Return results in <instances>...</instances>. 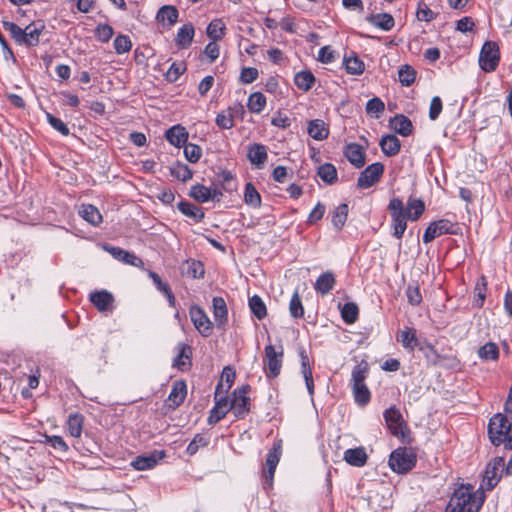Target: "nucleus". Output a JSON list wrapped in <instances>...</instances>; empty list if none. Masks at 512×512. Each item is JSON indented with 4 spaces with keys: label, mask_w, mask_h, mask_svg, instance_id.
Wrapping results in <instances>:
<instances>
[{
    "label": "nucleus",
    "mask_w": 512,
    "mask_h": 512,
    "mask_svg": "<svg viewBox=\"0 0 512 512\" xmlns=\"http://www.w3.org/2000/svg\"><path fill=\"white\" fill-rule=\"evenodd\" d=\"M249 307L252 313L255 315V317H257L259 320L266 317V305L258 295H254L249 299Z\"/></svg>",
    "instance_id": "obj_49"
},
{
    "label": "nucleus",
    "mask_w": 512,
    "mask_h": 512,
    "mask_svg": "<svg viewBox=\"0 0 512 512\" xmlns=\"http://www.w3.org/2000/svg\"><path fill=\"white\" fill-rule=\"evenodd\" d=\"M405 211L409 220L417 221L425 211V204L421 199L410 198Z\"/></svg>",
    "instance_id": "obj_33"
},
{
    "label": "nucleus",
    "mask_w": 512,
    "mask_h": 512,
    "mask_svg": "<svg viewBox=\"0 0 512 512\" xmlns=\"http://www.w3.org/2000/svg\"><path fill=\"white\" fill-rule=\"evenodd\" d=\"M505 467L503 457L497 456L492 459L485 469L482 486L488 490L493 489L501 479Z\"/></svg>",
    "instance_id": "obj_9"
},
{
    "label": "nucleus",
    "mask_w": 512,
    "mask_h": 512,
    "mask_svg": "<svg viewBox=\"0 0 512 512\" xmlns=\"http://www.w3.org/2000/svg\"><path fill=\"white\" fill-rule=\"evenodd\" d=\"M47 120L49 124L57 130L59 133H61L63 136H68L70 133L69 128L67 125L59 118L53 116L52 114H47Z\"/></svg>",
    "instance_id": "obj_62"
},
{
    "label": "nucleus",
    "mask_w": 512,
    "mask_h": 512,
    "mask_svg": "<svg viewBox=\"0 0 512 512\" xmlns=\"http://www.w3.org/2000/svg\"><path fill=\"white\" fill-rule=\"evenodd\" d=\"M488 435L493 445H504L506 450H512V422L506 414L497 413L490 419Z\"/></svg>",
    "instance_id": "obj_3"
},
{
    "label": "nucleus",
    "mask_w": 512,
    "mask_h": 512,
    "mask_svg": "<svg viewBox=\"0 0 512 512\" xmlns=\"http://www.w3.org/2000/svg\"><path fill=\"white\" fill-rule=\"evenodd\" d=\"M187 386L183 381H176L173 383L172 390L168 396L170 406L178 407L186 398Z\"/></svg>",
    "instance_id": "obj_27"
},
{
    "label": "nucleus",
    "mask_w": 512,
    "mask_h": 512,
    "mask_svg": "<svg viewBox=\"0 0 512 512\" xmlns=\"http://www.w3.org/2000/svg\"><path fill=\"white\" fill-rule=\"evenodd\" d=\"M455 224L448 219H440L430 223L423 235V242L430 243L435 238L444 234H454Z\"/></svg>",
    "instance_id": "obj_12"
},
{
    "label": "nucleus",
    "mask_w": 512,
    "mask_h": 512,
    "mask_svg": "<svg viewBox=\"0 0 512 512\" xmlns=\"http://www.w3.org/2000/svg\"><path fill=\"white\" fill-rule=\"evenodd\" d=\"M384 172V165L376 162L369 165L364 171L361 172L357 180L358 187L367 189L379 181Z\"/></svg>",
    "instance_id": "obj_13"
},
{
    "label": "nucleus",
    "mask_w": 512,
    "mask_h": 512,
    "mask_svg": "<svg viewBox=\"0 0 512 512\" xmlns=\"http://www.w3.org/2000/svg\"><path fill=\"white\" fill-rule=\"evenodd\" d=\"M383 417L393 436L400 439H404L406 437L408 427L399 409L395 406H391L384 411Z\"/></svg>",
    "instance_id": "obj_6"
},
{
    "label": "nucleus",
    "mask_w": 512,
    "mask_h": 512,
    "mask_svg": "<svg viewBox=\"0 0 512 512\" xmlns=\"http://www.w3.org/2000/svg\"><path fill=\"white\" fill-rule=\"evenodd\" d=\"M206 34L213 41L221 40L226 34V25L223 20L220 18L212 20L207 26Z\"/></svg>",
    "instance_id": "obj_30"
},
{
    "label": "nucleus",
    "mask_w": 512,
    "mask_h": 512,
    "mask_svg": "<svg viewBox=\"0 0 512 512\" xmlns=\"http://www.w3.org/2000/svg\"><path fill=\"white\" fill-rule=\"evenodd\" d=\"M388 209L391 214L393 236L401 239L407 228V213L404 204L399 198H392L389 202Z\"/></svg>",
    "instance_id": "obj_4"
},
{
    "label": "nucleus",
    "mask_w": 512,
    "mask_h": 512,
    "mask_svg": "<svg viewBox=\"0 0 512 512\" xmlns=\"http://www.w3.org/2000/svg\"><path fill=\"white\" fill-rule=\"evenodd\" d=\"M149 276L152 279L155 286L157 287V289L159 291H161L162 293H164L169 304L171 306H174L175 305V297H174L169 285L167 283L163 282L161 280V278L159 277V275L156 274L155 272H149Z\"/></svg>",
    "instance_id": "obj_40"
},
{
    "label": "nucleus",
    "mask_w": 512,
    "mask_h": 512,
    "mask_svg": "<svg viewBox=\"0 0 512 512\" xmlns=\"http://www.w3.org/2000/svg\"><path fill=\"white\" fill-rule=\"evenodd\" d=\"M295 85L303 90L308 91L315 83V77L310 71H300L295 75Z\"/></svg>",
    "instance_id": "obj_38"
},
{
    "label": "nucleus",
    "mask_w": 512,
    "mask_h": 512,
    "mask_svg": "<svg viewBox=\"0 0 512 512\" xmlns=\"http://www.w3.org/2000/svg\"><path fill=\"white\" fill-rule=\"evenodd\" d=\"M184 155L189 162L196 163L202 155V149L196 144L189 143L184 147Z\"/></svg>",
    "instance_id": "obj_58"
},
{
    "label": "nucleus",
    "mask_w": 512,
    "mask_h": 512,
    "mask_svg": "<svg viewBox=\"0 0 512 512\" xmlns=\"http://www.w3.org/2000/svg\"><path fill=\"white\" fill-rule=\"evenodd\" d=\"M398 341L401 342L405 348L410 350H413L418 345L415 330L411 328L402 330L398 336Z\"/></svg>",
    "instance_id": "obj_48"
},
{
    "label": "nucleus",
    "mask_w": 512,
    "mask_h": 512,
    "mask_svg": "<svg viewBox=\"0 0 512 512\" xmlns=\"http://www.w3.org/2000/svg\"><path fill=\"white\" fill-rule=\"evenodd\" d=\"M213 315L217 327H223L228 320L226 302L222 297H214L212 300Z\"/></svg>",
    "instance_id": "obj_19"
},
{
    "label": "nucleus",
    "mask_w": 512,
    "mask_h": 512,
    "mask_svg": "<svg viewBox=\"0 0 512 512\" xmlns=\"http://www.w3.org/2000/svg\"><path fill=\"white\" fill-rule=\"evenodd\" d=\"M79 215L92 225H98L102 221L99 210L91 204H83L79 208Z\"/></svg>",
    "instance_id": "obj_31"
},
{
    "label": "nucleus",
    "mask_w": 512,
    "mask_h": 512,
    "mask_svg": "<svg viewBox=\"0 0 512 512\" xmlns=\"http://www.w3.org/2000/svg\"><path fill=\"white\" fill-rule=\"evenodd\" d=\"M178 10L171 5L162 6L157 13V21L162 25L172 26L178 20Z\"/></svg>",
    "instance_id": "obj_25"
},
{
    "label": "nucleus",
    "mask_w": 512,
    "mask_h": 512,
    "mask_svg": "<svg viewBox=\"0 0 512 512\" xmlns=\"http://www.w3.org/2000/svg\"><path fill=\"white\" fill-rule=\"evenodd\" d=\"M249 391V386H242L233 392V398L229 406L237 418H244L250 411Z\"/></svg>",
    "instance_id": "obj_10"
},
{
    "label": "nucleus",
    "mask_w": 512,
    "mask_h": 512,
    "mask_svg": "<svg viewBox=\"0 0 512 512\" xmlns=\"http://www.w3.org/2000/svg\"><path fill=\"white\" fill-rule=\"evenodd\" d=\"M317 175L326 184L332 185L337 181V170L331 163H324L318 167Z\"/></svg>",
    "instance_id": "obj_35"
},
{
    "label": "nucleus",
    "mask_w": 512,
    "mask_h": 512,
    "mask_svg": "<svg viewBox=\"0 0 512 512\" xmlns=\"http://www.w3.org/2000/svg\"><path fill=\"white\" fill-rule=\"evenodd\" d=\"M289 311L292 317L301 318L304 315V308L302 305V301L300 299L298 291H295L290 303H289Z\"/></svg>",
    "instance_id": "obj_54"
},
{
    "label": "nucleus",
    "mask_w": 512,
    "mask_h": 512,
    "mask_svg": "<svg viewBox=\"0 0 512 512\" xmlns=\"http://www.w3.org/2000/svg\"><path fill=\"white\" fill-rule=\"evenodd\" d=\"M223 387L222 383H218L215 391V405L210 411V415L208 417V423L210 425H214L222 420L228 411L230 410L229 401L226 397V394H222L221 389Z\"/></svg>",
    "instance_id": "obj_11"
},
{
    "label": "nucleus",
    "mask_w": 512,
    "mask_h": 512,
    "mask_svg": "<svg viewBox=\"0 0 512 512\" xmlns=\"http://www.w3.org/2000/svg\"><path fill=\"white\" fill-rule=\"evenodd\" d=\"M244 201L253 208H258L261 205V196L251 183H247L245 186Z\"/></svg>",
    "instance_id": "obj_47"
},
{
    "label": "nucleus",
    "mask_w": 512,
    "mask_h": 512,
    "mask_svg": "<svg viewBox=\"0 0 512 512\" xmlns=\"http://www.w3.org/2000/svg\"><path fill=\"white\" fill-rule=\"evenodd\" d=\"M166 139L174 146L181 147L188 140V132L180 125L171 127L166 132Z\"/></svg>",
    "instance_id": "obj_26"
},
{
    "label": "nucleus",
    "mask_w": 512,
    "mask_h": 512,
    "mask_svg": "<svg viewBox=\"0 0 512 512\" xmlns=\"http://www.w3.org/2000/svg\"><path fill=\"white\" fill-rule=\"evenodd\" d=\"M216 124L221 129H231L234 126V114L231 109L219 113L216 117Z\"/></svg>",
    "instance_id": "obj_53"
},
{
    "label": "nucleus",
    "mask_w": 512,
    "mask_h": 512,
    "mask_svg": "<svg viewBox=\"0 0 512 512\" xmlns=\"http://www.w3.org/2000/svg\"><path fill=\"white\" fill-rule=\"evenodd\" d=\"M307 132L310 137L317 141L326 139L329 135V129L325 122L320 119L311 120L308 123Z\"/></svg>",
    "instance_id": "obj_23"
},
{
    "label": "nucleus",
    "mask_w": 512,
    "mask_h": 512,
    "mask_svg": "<svg viewBox=\"0 0 512 512\" xmlns=\"http://www.w3.org/2000/svg\"><path fill=\"white\" fill-rule=\"evenodd\" d=\"M390 127L401 136H409L412 133L413 125L410 119L404 115H396L390 120Z\"/></svg>",
    "instance_id": "obj_22"
},
{
    "label": "nucleus",
    "mask_w": 512,
    "mask_h": 512,
    "mask_svg": "<svg viewBox=\"0 0 512 512\" xmlns=\"http://www.w3.org/2000/svg\"><path fill=\"white\" fill-rule=\"evenodd\" d=\"M477 354L482 361H496L499 358V348L496 343L488 342L478 349Z\"/></svg>",
    "instance_id": "obj_34"
},
{
    "label": "nucleus",
    "mask_w": 512,
    "mask_h": 512,
    "mask_svg": "<svg viewBox=\"0 0 512 512\" xmlns=\"http://www.w3.org/2000/svg\"><path fill=\"white\" fill-rule=\"evenodd\" d=\"M369 366L366 361H361L352 370V382L353 384L365 383V379L368 375Z\"/></svg>",
    "instance_id": "obj_50"
},
{
    "label": "nucleus",
    "mask_w": 512,
    "mask_h": 512,
    "mask_svg": "<svg viewBox=\"0 0 512 512\" xmlns=\"http://www.w3.org/2000/svg\"><path fill=\"white\" fill-rule=\"evenodd\" d=\"M416 17L419 21L430 22L435 19L436 13H434L425 2L420 1L418 3Z\"/></svg>",
    "instance_id": "obj_56"
},
{
    "label": "nucleus",
    "mask_w": 512,
    "mask_h": 512,
    "mask_svg": "<svg viewBox=\"0 0 512 512\" xmlns=\"http://www.w3.org/2000/svg\"><path fill=\"white\" fill-rule=\"evenodd\" d=\"M344 155L347 160L357 168H360L365 164V152L363 148L356 143L347 145Z\"/></svg>",
    "instance_id": "obj_18"
},
{
    "label": "nucleus",
    "mask_w": 512,
    "mask_h": 512,
    "mask_svg": "<svg viewBox=\"0 0 512 512\" xmlns=\"http://www.w3.org/2000/svg\"><path fill=\"white\" fill-rule=\"evenodd\" d=\"M189 314L198 332L204 337L210 336L212 333V322L206 313L199 306H192Z\"/></svg>",
    "instance_id": "obj_14"
},
{
    "label": "nucleus",
    "mask_w": 512,
    "mask_h": 512,
    "mask_svg": "<svg viewBox=\"0 0 512 512\" xmlns=\"http://www.w3.org/2000/svg\"><path fill=\"white\" fill-rule=\"evenodd\" d=\"M346 71L352 75H360L364 72L365 65L357 56H349L344 59Z\"/></svg>",
    "instance_id": "obj_46"
},
{
    "label": "nucleus",
    "mask_w": 512,
    "mask_h": 512,
    "mask_svg": "<svg viewBox=\"0 0 512 512\" xmlns=\"http://www.w3.org/2000/svg\"><path fill=\"white\" fill-rule=\"evenodd\" d=\"M336 283L335 277L332 272H325L321 274L315 282V290L322 295L330 292Z\"/></svg>",
    "instance_id": "obj_32"
},
{
    "label": "nucleus",
    "mask_w": 512,
    "mask_h": 512,
    "mask_svg": "<svg viewBox=\"0 0 512 512\" xmlns=\"http://www.w3.org/2000/svg\"><path fill=\"white\" fill-rule=\"evenodd\" d=\"M170 173L176 179L186 182L193 176L192 170L185 164L177 162L170 167Z\"/></svg>",
    "instance_id": "obj_41"
},
{
    "label": "nucleus",
    "mask_w": 512,
    "mask_h": 512,
    "mask_svg": "<svg viewBox=\"0 0 512 512\" xmlns=\"http://www.w3.org/2000/svg\"><path fill=\"white\" fill-rule=\"evenodd\" d=\"M485 495L471 485H461L454 490L445 512H479Z\"/></svg>",
    "instance_id": "obj_1"
},
{
    "label": "nucleus",
    "mask_w": 512,
    "mask_h": 512,
    "mask_svg": "<svg viewBox=\"0 0 512 512\" xmlns=\"http://www.w3.org/2000/svg\"><path fill=\"white\" fill-rule=\"evenodd\" d=\"M355 401L360 405H366L370 401V391L365 383L353 384Z\"/></svg>",
    "instance_id": "obj_52"
},
{
    "label": "nucleus",
    "mask_w": 512,
    "mask_h": 512,
    "mask_svg": "<svg viewBox=\"0 0 512 512\" xmlns=\"http://www.w3.org/2000/svg\"><path fill=\"white\" fill-rule=\"evenodd\" d=\"M370 22L384 31H389L394 26V18L387 13L373 15Z\"/></svg>",
    "instance_id": "obj_44"
},
{
    "label": "nucleus",
    "mask_w": 512,
    "mask_h": 512,
    "mask_svg": "<svg viewBox=\"0 0 512 512\" xmlns=\"http://www.w3.org/2000/svg\"><path fill=\"white\" fill-rule=\"evenodd\" d=\"M500 60L499 47L495 42H486L480 52L479 65L485 72H493Z\"/></svg>",
    "instance_id": "obj_8"
},
{
    "label": "nucleus",
    "mask_w": 512,
    "mask_h": 512,
    "mask_svg": "<svg viewBox=\"0 0 512 512\" xmlns=\"http://www.w3.org/2000/svg\"><path fill=\"white\" fill-rule=\"evenodd\" d=\"M266 106V97L261 92H254L248 98L247 107L252 113H261Z\"/></svg>",
    "instance_id": "obj_39"
},
{
    "label": "nucleus",
    "mask_w": 512,
    "mask_h": 512,
    "mask_svg": "<svg viewBox=\"0 0 512 512\" xmlns=\"http://www.w3.org/2000/svg\"><path fill=\"white\" fill-rule=\"evenodd\" d=\"M416 463L415 456L406 448H399L390 455L389 465L391 469L397 473H407Z\"/></svg>",
    "instance_id": "obj_7"
},
{
    "label": "nucleus",
    "mask_w": 512,
    "mask_h": 512,
    "mask_svg": "<svg viewBox=\"0 0 512 512\" xmlns=\"http://www.w3.org/2000/svg\"><path fill=\"white\" fill-rule=\"evenodd\" d=\"M191 197H193L196 201L200 203L207 202L209 200H220L222 196V192L217 189H211L204 185H194L190 191Z\"/></svg>",
    "instance_id": "obj_16"
},
{
    "label": "nucleus",
    "mask_w": 512,
    "mask_h": 512,
    "mask_svg": "<svg viewBox=\"0 0 512 512\" xmlns=\"http://www.w3.org/2000/svg\"><path fill=\"white\" fill-rule=\"evenodd\" d=\"M105 250L108 251L114 258L133 266H140L143 264L142 260L136 255L125 251L119 247L105 246Z\"/></svg>",
    "instance_id": "obj_21"
},
{
    "label": "nucleus",
    "mask_w": 512,
    "mask_h": 512,
    "mask_svg": "<svg viewBox=\"0 0 512 512\" xmlns=\"http://www.w3.org/2000/svg\"><path fill=\"white\" fill-rule=\"evenodd\" d=\"M415 70L410 66H403L398 72L399 81L405 86H410L415 80Z\"/></svg>",
    "instance_id": "obj_59"
},
{
    "label": "nucleus",
    "mask_w": 512,
    "mask_h": 512,
    "mask_svg": "<svg viewBox=\"0 0 512 512\" xmlns=\"http://www.w3.org/2000/svg\"><path fill=\"white\" fill-rule=\"evenodd\" d=\"M113 33V28L107 24L99 25L96 28V37L101 42L109 41L112 38Z\"/></svg>",
    "instance_id": "obj_64"
},
{
    "label": "nucleus",
    "mask_w": 512,
    "mask_h": 512,
    "mask_svg": "<svg viewBox=\"0 0 512 512\" xmlns=\"http://www.w3.org/2000/svg\"><path fill=\"white\" fill-rule=\"evenodd\" d=\"M90 301L98 311L105 312L112 309L114 297L110 292L102 290L91 293Z\"/></svg>",
    "instance_id": "obj_17"
},
{
    "label": "nucleus",
    "mask_w": 512,
    "mask_h": 512,
    "mask_svg": "<svg viewBox=\"0 0 512 512\" xmlns=\"http://www.w3.org/2000/svg\"><path fill=\"white\" fill-rule=\"evenodd\" d=\"M281 455V449L279 445H275L267 454L266 467L276 468Z\"/></svg>",
    "instance_id": "obj_63"
},
{
    "label": "nucleus",
    "mask_w": 512,
    "mask_h": 512,
    "mask_svg": "<svg viewBox=\"0 0 512 512\" xmlns=\"http://www.w3.org/2000/svg\"><path fill=\"white\" fill-rule=\"evenodd\" d=\"M382 152L386 156H395L400 151V141L395 135H385L379 143Z\"/></svg>",
    "instance_id": "obj_28"
},
{
    "label": "nucleus",
    "mask_w": 512,
    "mask_h": 512,
    "mask_svg": "<svg viewBox=\"0 0 512 512\" xmlns=\"http://www.w3.org/2000/svg\"><path fill=\"white\" fill-rule=\"evenodd\" d=\"M186 65L183 62H174L166 73V78L169 82H175L185 72Z\"/></svg>",
    "instance_id": "obj_57"
},
{
    "label": "nucleus",
    "mask_w": 512,
    "mask_h": 512,
    "mask_svg": "<svg viewBox=\"0 0 512 512\" xmlns=\"http://www.w3.org/2000/svg\"><path fill=\"white\" fill-rule=\"evenodd\" d=\"M194 35V26L191 23L184 24L178 29L175 37V43L178 47L186 49L191 45Z\"/></svg>",
    "instance_id": "obj_20"
},
{
    "label": "nucleus",
    "mask_w": 512,
    "mask_h": 512,
    "mask_svg": "<svg viewBox=\"0 0 512 512\" xmlns=\"http://www.w3.org/2000/svg\"><path fill=\"white\" fill-rule=\"evenodd\" d=\"M359 309L353 302L345 303L341 308V316L345 323L353 324L358 319Z\"/></svg>",
    "instance_id": "obj_43"
},
{
    "label": "nucleus",
    "mask_w": 512,
    "mask_h": 512,
    "mask_svg": "<svg viewBox=\"0 0 512 512\" xmlns=\"http://www.w3.org/2000/svg\"><path fill=\"white\" fill-rule=\"evenodd\" d=\"M384 109V102L378 97L370 99L366 104V113L376 119L380 117Z\"/></svg>",
    "instance_id": "obj_51"
},
{
    "label": "nucleus",
    "mask_w": 512,
    "mask_h": 512,
    "mask_svg": "<svg viewBox=\"0 0 512 512\" xmlns=\"http://www.w3.org/2000/svg\"><path fill=\"white\" fill-rule=\"evenodd\" d=\"M248 158L256 167H261L267 160L266 147L262 144H253L248 149Z\"/></svg>",
    "instance_id": "obj_29"
},
{
    "label": "nucleus",
    "mask_w": 512,
    "mask_h": 512,
    "mask_svg": "<svg viewBox=\"0 0 512 512\" xmlns=\"http://www.w3.org/2000/svg\"><path fill=\"white\" fill-rule=\"evenodd\" d=\"M131 47V40L126 35H119L114 40V48L118 54H123L130 51Z\"/></svg>",
    "instance_id": "obj_60"
},
{
    "label": "nucleus",
    "mask_w": 512,
    "mask_h": 512,
    "mask_svg": "<svg viewBox=\"0 0 512 512\" xmlns=\"http://www.w3.org/2000/svg\"><path fill=\"white\" fill-rule=\"evenodd\" d=\"M347 216H348V205L343 203V204H340L338 207L335 208V210L333 211L332 213V224L334 225V227L338 230H340L346 220H347Z\"/></svg>",
    "instance_id": "obj_42"
},
{
    "label": "nucleus",
    "mask_w": 512,
    "mask_h": 512,
    "mask_svg": "<svg viewBox=\"0 0 512 512\" xmlns=\"http://www.w3.org/2000/svg\"><path fill=\"white\" fill-rule=\"evenodd\" d=\"M186 264H187L186 274L189 277L200 278L204 275V267L201 262L192 260V261H187Z\"/></svg>",
    "instance_id": "obj_61"
},
{
    "label": "nucleus",
    "mask_w": 512,
    "mask_h": 512,
    "mask_svg": "<svg viewBox=\"0 0 512 512\" xmlns=\"http://www.w3.org/2000/svg\"><path fill=\"white\" fill-rule=\"evenodd\" d=\"M178 209L181 213H183L187 217L194 219L197 222L201 221L204 218V212L202 208L192 203L182 201L178 203Z\"/></svg>",
    "instance_id": "obj_36"
},
{
    "label": "nucleus",
    "mask_w": 512,
    "mask_h": 512,
    "mask_svg": "<svg viewBox=\"0 0 512 512\" xmlns=\"http://www.w3.org/2000/svg\"><path fill=\"white\" fill-rule=\"evenodd\" d=\"M344 460L352 466L362 467L367 462V454L362 447L347 449L344 452Z\"/></svg>",
    "instance_id": "obj_24"
},
{
    "label": "nucleus",
    "mask_w": 512,
    "mask_h": 512,
    "mask_svg": "<svg viewBox=\"0 0 512 512\" xmlns=\"http://www.w3.org/2000/svg\"><path fill=\"white\" fill-rule=\"evenodd\" d=\"M265 356L263 359V365L266 372V376L268 378L277 377L282 368L284 351L282 346L279 347V350L272 345H266L265 347Z\"/></svg>",
    "instance_id": "obj_5"
},
{
    "label": "nucleus",
    "mask_w": 512,
    "mask_h": 512,
    "mask_svg": "<svg viewBox=\"0 0 512 512\" xmlns=\"http://www.w3.org/2000/svg\"><path fill=\"white\" fill-rule=\"evenodd\" d=\"M165 457L164 451H154L149 455L138 456L132 462L131 465L138 471L151 469L157 465V463Z\"/></svg>",
    "instance_id": "obj_15"
},
{
    "label": "nucleus",
    "mask_w": 512,
    "mask_h": 512,
    "mask_svg": "<svg viewBox=\"0 0 512 512\" xmlns=\"http://www.w3.org/2000/svg\"><path fill=\"white\" fill-rule=\"evenodd\" d=\"M235 380V371L230 367H225L221 374V380L219 383L223 384L221 389L222 394H226L228 390L232 387Z\"/></svg>",
    "instance_id": "obj_55"
},
{
    "label": "nucleus",
    "mask_w": 512,
    "mask_h": 512,
    "mask_svg": "<svg viewBox=\"0 0 512 512\" xmlns=\"http://www.w3.org/2000/svg\"><path fill=\"white\" fill-rule=\"evenodd\" d=\"M178 354L174 359L173 365L178 369L184 370L190 364L191 348L186 344L178 345Z\"/></svg>",
    "instance_id": "obj_37"
},
{
    "label": "nucleus",
    "mask_w": 512,
    "mask_h": 512,
    "mask_svg": "<svg viewBox=\"0 0 512 512\" xmlns=\"http://www.w3.org/2000/svg\"><path fill=\"white\" fill-rule=\"evenodd\" d=\"M67 425L68 431L72 437H80L82 434L83 416L78 413L70 415L67 421Z\"/></svg>",
    "instance_id": "obj_45"
},
{
    "label": "nucleus",
    "mask_w": 512,
    "mask_h": 512,
    "mask_svg": "<svg viewBox=\"0 0 512 512\" xmlns=\"http://www.w3.org/2000/svg\"><path fill=\"white\" fill-rule=\"evenodd\" d=\"M3 28L10 33L18 45L34 47L40 42V36L45 30V24L43 21L38 20L28 24L25 28H21L14 22L4 21Z\"/></svg>",
    "instance_id": "obj_2"
}]
</instances>
